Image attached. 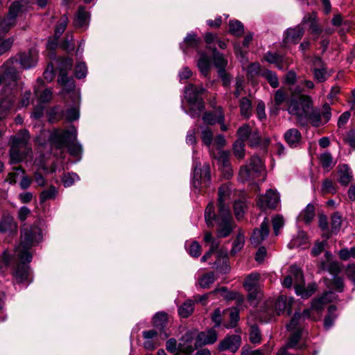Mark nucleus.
Listing matches in <instances>:
<instances>
[{
    "mask_svg": "<svg viewBox=\"0 0 355 355\" xmlns=\"http://www.w3.org/2000/svg\"><path fill=\"white\" fill-rule=\"evenodd\" d=\"M230 200V189L227 186L223 185L218 189L217 214V236L225 238L228 236L236 225L233 221L227 202Z\"/></svg>",
    "mask_w": 355,
    "mask_h": 355,
    "instance_id": "f257e3e1",
    "label": "nucleus"
},
{
    "mask_svg": "<svg viewBox=\"0 0 355 355\" xmlns=\"http://www.w3.org/2000/svg\"><path fill=\"white\" fill-rule=\"evenodd\" d=\"M41 239V230L36 225L24 224L20 230V242L15 249V254L19 260L31 262L32 254L30 250Z\"/></svg>",
    "mask_w": 355,
    "mask_h": 355,
    "instance_id": "f03ea898",
    "label": "nucleus"
},
{
    "mask_svg": "<svg viewBox=\"0 0 355 355\" xmlns=\"http://www.w3.org/2000/svg\"><path fill=\"white\" fill-rule=\"evenodd\" d=\"M30 135L26 130L19 132L17 137L11 138L12 144L10 149V157L11 164H17L23 160L26 153L31 148L28 147Z\"/></svg>",
    "mask_w": 355,
    "mask_h": 355,
    "instance_id": "7ed1b4c3",
    "label": "nucleus"
},
{
    "mask_svg": "<svg viewBox=\"0 0 355 355\" xmlns=\"http://www.w3.org/2000/svg\"><path fill=\"white\" fill-rule=\"evenodd\" d=\"M204 92L203 87L194 85H189L185 89L184 96L191 106V114L193 117L199 116L200 112L205 108L204 101L200 97Z\"/></svg>",
    "mask_w": 355,
    "mask_h": 355,
    "instance_id": "20e7f679",
    "label": "nucleus"
},
{
    "mask_svg": "<svg viewBox=\"0 0 355 355\" xmlns=\"http://www.w3.org/2000/svg\"><path fill=\"white\" fill-rule=\"evenodd\" d=\"M76 139V130L71 127L69 130H55L49 137V141L53 146L58 149L66 147L70 142Z\"/></svg>",
    "mask_w": 355,
    "mask_h": 355,
    "instance_id": "39448f33",
    "label": "nucleus"
},
{
    "mask_svg": "<svg viewBox=\"0 0 355 355\" xmlns=\"http://www.w3.org/2000/svg\"><path fill=\"white\" fill-rule=\"evenodd\" d=\"M262 161L259 157L253 155L250 159L249 165L241 166L239 177L243 182H248L256 178L262 170Z\"/></svg>",
    "mask_w": 355,
    "mask_h": 355,
    "instance_id": "423d86ee",
    "label": "nucleus"
},
{
    "mask_svg": "<svg viewBox=\"0 0 355 355\" xmlns=\"http://www.w3.org/2000/svg\"><path fill=\"white\" fill-rule=\"evenodd\" d=\"M331 117V107L328 103H324L322 107V110L318 108H312L307 114L304 117V119H308L311 125L314 127H319L327 123Z\"/></svg>",
    "mask_w": 355,
    "mask_h": 355,
    "instance_id": "0eeeda50",
    "label": "nucleus"
},
{
    "mask_svg": "<svg viewBox=\"0 0 355 355\" xmlns=\"http://www.w3.org/2000/svg\"><path fill=\"white\" fill-rule=\"evenodd\" d=\"M17 62L15 58H10L0 67V85L2 84L8 86L15 85L19 79V73L12 66Z\"/></svg>",
    "mask_w": 355,
    "mask_h": 355,
    "instance_id": "6e6552de",
    "label": "nucleus"
},
{
    "mask_svg": "<svg viewBox=\"0 0 355 355\" xmlns=\"http://www.w3.org/2000/svg\"><path fill=\"white\" fill-rule=\"evenodd\" d=\"M210 168L205 164L202 168H195L193 184L196 189L207 187L210 180Z\"/></svg>",
    "mask_w": 355,
    "mask_h": 355,
    "instance_id": "1a4fd4ad",
    "label": "nucleus"
},
{
    "mask_svg": "<svg viewBox=\"0 0 355 355\" xmlns=\"http://www.w3.org/2000/svg\"><path fill=\"white\" fill-rule=\"evenodd\" d=\"M270 232V221L268 218H265L261 223L259 228L253 230L250 237V242L254 247L259 246L269 235Z\"/></svg>",
    "mask_w": 355,
    "mask_h": 355,
    "instance_id": "9d476101",
    "label": "nucleus"
},
{
    "mask_svg": "<svg viewBox=\"0 0 355 355\" xmlns=\"http://www.w3.org/2000/svg\"><path fill=\"white\" fill-rule=\"evenodd\" d=\"M279 202L278 194L273 190H268L265 195L259 196L257 204L261 209H275Z\"/></svg>",
    "mask_w": 355,
    "mask_h": 355,
    "instance_id": "9b49d317",
    "label": "nucleus"
},
{
    "mask_svg": "<svg viewBox=\"0 0 355 355\" xmlns=\"http://www.w3.org/2000/svg\"><path fill=\"white\" fill-rule=\"evenodd\" d=\"M194 337V333L191 331L187 332L182 336L178 345V352L180 354L183 353L186 355H191L194 349H198V347H196V342L194 345H193Z\"/></svg>",
    "mask_w": 355,
    "mask_h": 355,
    "instance_id": "f8f14e48",
    "label": "nucleus"
},
{
    "mask_svg": "<svg viewBox=\"0 0 355 355\" xmlns=\"http://www.w3.org/2000/svg\"><path fill=\"white\" fill-rule=\"evenodd\" d=\"M168 322V315L164 312L157 313L153 318V326L159 330V335L162 340H165L170 336V333L166 330Z\"/></svg>",
    "mask_w": 355,
    "mask_h": 355,
    "instance_id": "ddd939ff",
    "label": "nucleus"
},
{
    "mask_svg": "<svg viewBox=\"0 0 355 355\" xmlns=\"http://www.w3.org/2000/svg\"><path fill=\"white\" fill-rule=\"evenodd\" d=\"M19 261L21 262L16 265L12 272L15 281L17 284L29 283L31 282L29 279V267L26 265L28 262L26 260Z\"/></svg>",
    "mask_w": 355,
    "mask_h": 355,
    "instance_id": "4468645a",
    "label": "nucleus"
},
{
    "mask_svg": "<svg viewBox=\"0 0 355 355\" xmlns=\"http://www.w3.org/2000/svg\"><path fill=\"white\" fill-rule=\"evenodd\" d=\"M19 63L23 69H30L37 64L38 53L34 49L19 53Z\"/></svg>",
    "mask_w": 355,
    "mask_h": 355,
    "instance_id": "2eb2a0df",
    "label": "nucleus"
},
{
    "mask_svg": "<svg viewBox=\"0 0 355 355\" xmlns=\"http://www.w3.org/2000/svg\"><path fill=\"white\" fill-rule=\"evenodd\" d=\"M241 343V338L239 336L232 335L226 337L218 345L219 351L230 350L232 352H235L239 348Z\"/></svg>",
    "mask_w": 355,
    "mask_h": 355,
    "instance_id": "dca6fc26",
    "label": "nucleus"
},
{
    "mask_svg": "<svg viewBox=\"0 0 355 355\" xmlns=\"http://www.w3.org/2000/svg\"><path fill=\"white\" fill-rule=\"evenodd\" d=\"M217 340V334L214 329L202 331L196 338V347L214 343Z\"/></svg>",
    "mask_w": 355,
    "mask_h": 355,
    "instance_id": "f3484780",
    "label": "nucleus"
},
{
    "mask_svg": "<svg viewBox=\"0 0 355 355\" xmlns=\"http://www.w3.org/2000/svg\"><path fill=\"white\" fill-rule=\"evenodd\" d=\"M293 300L288 298L285 295H280L275 302V310L277 315H280L285 311H287V314L289 315L291 313V305Z\"/></svg>",
    "mask_w": 355,
    "mask_h": 355,
    "instance_id": "a211bd4d",
    "label": "nucleus"
},
{
    "mask_svg": "<svg viewBox=\"0 0 355 355\" xmlns=\"http://www.w3.org/2000/svg\"><path fill=\"white\" fill-rule=\"evenodd\" d=\"M304 34V29L300 26H297L293 28L287 29L284 41L297 44Z\"/></svg>",
    "mask_w": 355,
    "mask_h": 355,
    "instance_id": "6ab92c4d",
    "label": "nucleus"
},
{
    "mask_svg": "<svg viewBox=\"0 0 355 355\" xmlns=\"http://www.w3.org/2000/svg\"><path fill=\"white\" fill-rule=\"evenodd\" d=\"M286 142L291 147H297L302 141L301 132L296 128L288 130L284 135Z\"/></svg>",
    "mask_w": 355,
    "mask_h": 355,
    "instance_id": "aec40b11",
    "label": "nucleus"
},
{
    "mask_svg": "<svg viewBox=\"0 0 355 355\" xmlns=\"http://www.w3.org/2000/svg\"><path fill=\"white\" fill-rule=\"evenodd\" d=\"M202 119L205 123L214 125L224 121V114L221 107H218L214 112H205L202 116Z\"/></svg>",
    "mask_w": 355,
    "mask_h": 355,
    "instance_id": "412c9836",
    "label": "nucleus"
},
{
    "mask_svg": "<svg viewBox=\"0 0 355 355\" xmlns=\"http://www.w3.org/2000/svg\"><path fill=\"white\" fill-rule=\"evenodd\" d=\"M89 13L86 11L83 7H80L73 21L74 26L76 28L87 26L89 24Z\"/></svg>",
    "mask_w": 355,
    "mask_h": 355,
    "instance_id": "4be33fe9",
    "label": "nucleus"
},
{
    "mask_svg": "<svg viewBox=\"0 0 355 355\" xmlns=\"http://www.w3.org/2000/svg\"><path fill=\"white\" fill-rule=\"evenodd\" d=\"M288 111L291 114L295 115L300 123H301L302 125L305 124V122L304 121V114L300 106L299 99L291 100L290 105L288 108Z\"/></svg>",
    "mask_w": 355,
    "mask_h": 355,
    "instance_id": "5701e85b",
    "label": "nucleus"
},
{
    "mask_svg": "<svg viewBox=\"0 0 355 355\" xmlns=\"http://www.w3.org/2000/svg\"><path fill=\"white\" fill-rule=\"evenodd\" d=\"M214 266L222 273H227L230 270L228 258L227 254L220 252L217 255V259L214 263Z\"/></svg>",
    "mask_w": 355,
    "mask_h": 355,
    "instance_id": "b1692460",
    "label": "nucleus"
},
{
    "mask_svg": "<svg viewBox=\"0 0 355 355\" xmlns=\"http://www.w3.org/2000/svg\"><path fill=\"white\" fill-rule=\"evenodd\" d=\"M223 315L224 318L227 315L230 320L229 324H225L226 328H232L236 326L239 319V311L237 308L232 307L231 309H226L223 311Z\"/></svg>",
    "mask_w": 355,
    "mask_h": 355,
    "instance_id": "393cba45",
    "label": "nucleus"
},
{
    "mask_svg": "<svg viewBox=\"0 0 355 355\" xmlns=\"http://www.w3.org/2000/svg\"><path fill=\"white\" fill-rule=\"evenodd\" d=\"M17 228L14 218L10 215L3 216L0 220V232H7Z\"/></svg>",
    "mask_w": 355,
    "mask_h": 355,
    "instance_id": "a878e982",
    "label": "nucleus"
},
{
    "mask_svg": "<svg viewBox=\"0 0 355 355\" xmlns=\"http://www.w3.org/2000/svg\"><path fill=\"white\" fill-rule=\"evenodd\" d=\"M317 285L315 283L309 284L307 287L304 285H297L295 286V292L298 295L303 298H308L311 296L316 291Z\"/></svg>",
    "mask_w": 355,
    "mask_h": 355,
    "instance_id": "bb28decb",
    "label": "nucleus"
},
{
    "mask_svg": "<svg viewBox=\"0 0 355 355\" xmlns=\"http://www.w3.org/2000/svg\"><path fill=\"white\" fill-rule=\"evenodd\" d=\"M338 173L339 182L341 184L347 186L352 180L353 176L352 172L347 165L341 166Z\"/></svg>",
    "mask_w": 355,
    "mask_h": 355,
    "instance_id": "cd10ccee",
    "label": "nucleus"
},
{
    "mask_svg": "<svg viewBox=\"0 0 355 355\" xmlns=\"http://www.w3.org/2000/svg\"><path fill=\"white\" fill-rule=\"evenodd\" d=\"M67 23H68V18L65 15H64L61 17L60 23L56 26L55 30V42H51V43L49 42L48 44V46L49 48H53V46L57 44V40H58L60 36L62 35V33L64 31V30L67 27Z\"/></svg>",
    "mask_w": 355,
    "mask_h": 355,
    "instance_id": "c85d7f7f",
    "label": "nucleus"
},
{
    "mask_svg": "<svg viewBox=\"0 0 355 355\" xmlns=\"http://www.w3.org/2000/svg\"><path fill=\"white\" fill-rule=\"evenodd\" d=\"M216 280L215 275L213 272H209L203 274L198 278V284L202 288H209Z\"/></svg>",
    "mask_w": 355,
    "mask_h": 355,
    "instance_id": "c756f323",
    "label": "nucleus"
},
{
    "mask_svg": "<svg viewBox=\"0 0 355 355\" xmlns=\"http://www.w3.org/2000/svg\"><path fill=\"white\" fill-rule=\"evenodd\" d=\"M260 275L258 273L249 275L243 282V287L246 291H251L253 288H259V279Z\"/></svg>",
    "mask_w": 355,
    "mask_h": 355,
    "instance_id": "7c9ffc66",
    "label": "nucleus"
},
{
    "mask_svg": "<svg viewBox=\"0 0 355 355\" xmlns=\"http://www.w3.org/2000/svg\"><path fill=\"white\" fill-rule=\"evenodd\" d=\"M337 310V307L335 305H331L328 308V314L325 316L324 320V327L328 330L334 324V320L337 318V314L336 311Z\"/></svg>",
    "mask_w": 355,
    "mask_h": 355,
    "instance_id": "2f4dec72",
    "label": "nucleus"
},
{
    "mask_svg": "<svg viewBox=\"0 0 355 355\" xmlns=\"http://www.w3.org/2000/svg\"><path fill=\"white\" fill-rule=\"evenodd\" d=\"M245 243V236L241 230H239L235 240L233 242L232 248L230 251L231 255L234 256L239 252L243 247Z\"/></svg>",
    "mask_w": 355,
    "mask_h": 355,
    "instance_id": "473e14b6",
    "label": "nucleus"
},
{
    "mask_svg": "<svg viewBox=\"0 0 355 355\" xmlns=\"http://www.w3.org/2000/svg\"><path fill=\"white\" fill-rule=\"evenodd\" d=\"M13 104V99L7 96L0 100V121L4 119L8 114Z\"/></svg>",
    "mask_w": 355,
    "mask_h": 355,
    "instance_id": "72a5a7b5",
    "label": "nucleus"
},
{
    "mask_svg": "<svg viewBox=\"0 0 355 355\" xmlns=\"http://www.w3.org/2000/svg\"><path fill=\"white\" fill-rule=\"evenodd\" d=\"M240 112L242 116L249 118L252 113V103L247 97H243L239 103Z\"/></svg>",
    "mask_w": 355,
    "mask_h": 355,
    "instance_id": "f704fd0d",
    "label": "nucleus"
},
{
    "mask_svg": "<svg viewBox=\"0 0 355 355\" xmlns=\"http://www.w3.org/2000/svg\"><path fill=\"white\" fill-rule=\"evenodd\" d=\"M213 52V60L214 65L218 70H225V67L227 64V61L224 58L222 54L217 51L214 47L212 49Z\"/></svg>",
    "mask_w": 355,
    "mask_h": 355,
    "instance_id": "c9c22d12",
    "label": "nucleus"
},
{
    "mask_svg": "<svg viewBox=\"0 0 355 355\" xmlns=\"http://www.w3.org/2000/svg\"><path fill=\"white\" fill-rule=\"evenodd\" d=\"M200 42V40L196 34H188L182 44V49L185 51V49L188 48L197 47Z\"/></svg>",
    "mask_w": 355,
    "mask_h": 355,
    "instance_id": "e433bc0d",
    "label": "nucleus"
},
{
    "mask_svg": "<svg viewBox=\"0 0 355 355\" xmlns=\"http://www.w3.org/2000/svg\"><path fill=\"white\" fill-rule=\"evenodd\" d=\"M261 76L266 79L272 88L279 87V80L275 72L263 69L261 72Z\"/></svg>",
    "mask_w": 355,
    "mask_h": 355,
    "instance_id": "4c0bfd02",
    "label": "nucleus"
},
{
    "mask_svg": "<svg viewBox=\"0 0 355 355\" xmlns=\"http://www.w3.org/2000/svg\"><path fill=\"white\" fill-rule=\"evenodd\" d=\"M291 275L293 277L295 287L297 285H304V274L301 268L296 266L290 268Z\"/></svg>",
    "mask_w": 355,
    "mask_h": 355,
    "instance_id": "58836bf2",
    "label": "nucleus"
},
{
    "mask_svg": "<svg viewBox=\"0 0 355 355\" xmlns=\"http://www.w3.org/2000/svg\"><path fill=\"white\" fill-rule=\"evenodd\" d=\"M229 31L231 34L240 37L244 33V27L242 23L238 20H232L229 22Z\"/></svg>",
    "mask_w": 355,
    "mask_h": 355,
    "instance_id": "ea45409f",
    "label": "nucleus"
},
{
    "mask_svg": "<svg viewBox=\"0 0 355 355\" xmlns=\"http://www.w3.org/2000/svg\"><path fill=\"white\" fill-rule=\"evenodd\" d=\"M58 193V190L56 187L53 185L50 186L48 189L44 190L40 193V203H43L45 201L54 199Z\"/></svg>",
    "mask_w": 355,
    "mask_h": 355,
    "instance_id": "a19ab883",
    "label": "nucleus"
},
{
    "mask_svg": "<svg viewBox=\"0 0 355 355\" xmlns=\"http://www.w3.org/2000/svg\"><path fill=\"white\" fill-rule=\"evenodd\" d=\"M205 218L209 226H213V220H217V215L214 213V207L212 202L209 203L205 209Z\"/></svg>",
    "mask_w": 355,
    "mask_h": 355,
    "instance_id": "79ce46f5",
    "label": "nucleus"
},
{
    "mask_svg": "<svg viewBox=\"0 0 355 355\" xmlns=\"http://www.w3.org/2000/svg\"><path fill=\"white\" fill-rule=\"evenodd\" d=\"M300 217L306 223H309L315 217V207L312 204H309L302 211Z\"/></svg>",
    "mask_w": 355,
    "mask_h": 355,
    "instance_id": "37998d69",
    "label": "nucleus"
},
{
    "mask_svg": "<svg viewBox=\"0 0 355 355\" xmlns=\"http://www.w3.org/2000/svg\"><path fill=\"white\" fill-rule=\"evenodd\" d=\"M298 99L305 116L313 108V101L310 96L306 95H300Z\"/></svg>",
    "mask_w": 355,
    "mask_h": 355,
    "instance_id": "c03bdc74",
    "label": "nucleus"
},
{
    "mask_svg": "<svg viewBox=\"0 0 355 355\" xmlns=\"http://www.w3.org/2000/svg\"><path fill=\"white\" fill-rule=\"evenodd\" d=\"M213 157L218 162L220 167L230 165L229 160L230 152L225 150H219L217 155L214 154Z\"/></svg>",
    "mask_w": 355,
    "mask_h": 355,
    "instance_id": "a18cd8bd",
    "label": "nucleus"
},
{
    "mask_svg": "<svg viewBox=\"0 0 355 355\" xmlns=\"http://www.w3.org/2000/svg\"><path fill=\"white\" fill-rule=\"evenodd\" d=\"M193 311V302L191 300L186 301L179 308L178 313L182 318L189 317Z\"/></svg>",
    "mask_w": 355,
    "mask_h": 355,
    "instance_id": "49530a36",
    "label": "nucleus"
},
{
    "mask_svg": "<svg viewBox=\"0 0 355 355\" xmlns=\"http://www.w3.org/2000/svg\"><path fill=\"white\" fill-rule=\"evenodd\" d=\"M35 94L41 103L49 102L52 99L53 92L49 89H45L42 92L38 89L35 90Z\"/></svg>",
    "mask_w": 355,
    "mask_h": 355,
    "instance_id": "de8ad7c7",
    "label": "nucleus"
},
{
    "mask_svg": "<svg viewBox=\"0 0 355 355\" xmlns=\"http://www.w3.org/2000/svg\"><path fill=\"white\" fill-rule=\"evenodd\" d=\"M198 66L200 71L204 76H206L208 75L210 69V62L209 58L206 55H202L200 57L198 62Z\"/></svg>",
    "mask_w": 355,
    "mask_h": 355,
    "instance_id": "09e8293b",
    "label": "nucleus"
},
{
    "mask_svg": "<svg viewBox=\"0 0 355 355\" xmlns=\"http://www.w3.org/2000/svg\"><path fill=\"white\" fill-rule=\"evenodd\" d=\"M320 162L322 168L329 170L334 166L333 157L330 153H324L320 156Z\"/></svg>",
    "mask_w": 355,
    "mask_h": 355,
    "instance_id": "8fccbe9b",
    "label": "nucleus"
},
{
    "mask_svg": "<svg viewBox=\"0 0 355 355\" xmlns=\"http://www.w3.org/2000/svg\"><path fill=\"white\" fill-rule=\"evenodd\" d=\"M252 130L248 125H243L237 130V135L239 137L237 140L242 141L243 142L248 141V137L250 136V133L252 132Z\"/></svg>",
    "mask_w": 355,
    "mask_h": 355,
    "instance_id": "3c124183",
    "label": "nucleus"
},
{
    "mask_svg": "<svg viewBox=\"0 0 355 355\" xmlns=\"http://www.w3.org/2000/svg\"><path fill=\"white\" fill-rule=\"evenodd\" d=\"M329 293H325L320 298L314 299L311 303V309L320 311L323 309L324 305L329 302V300L327 299Z\"/></svg>",
    "mask_w": 355,
    "mask_h": 355,
    "instance_id": "603ef678",
    "label": "nucleus"
},
{
    "mask_svg": "<svg viewBox=\"0 0 355 355\" xmlns=\"http://www.w3.org/2000/svg\"><path fill=\"white\" fill-rule=\"evenodd\" d=\"M245 208L246 205L244 200L240 199L234 202V214L238 219H240L243 216Z\"/></svg>",
    "mask_w": 355,
    "mask_h": 355,
    "instance_id": "864d4df0",
    "label": "nucleus"
},
{
    "mask_svg": "<svg viewBox=\"0 0 355 355\" xmlns=\"http://www.w3.org/2000/svg\"><path fill=\"white\" fill-rule=\"evenodd\" d=\"M245 144L242 141L236 140L233 145V153L235 157L243 159L245 156Z\"/></svg>",
    "mask_w": 355,
    "mask_h": 355,
    "instance_id": "5fc2aeb1",
    "label": "nucleus"
},
{
    "mask_svg": "<svg viewBox=\"0 0 355 355\" xmlns=\"http://www.w3.org/2000/svg\"><path fill=\"white\" fill-rule=\"evenodd\" d=\"M301 336H302V330L300 329H297L289 337L288 341L286 344L287 347L295 348L297 343H299V341L300 340Z\"/></svg>",
    "mask_w": 355,
    "mask_h": 355,
    "instance_id": "6e6d98bb",
    "label": "nucleus"
},
{
    "mask_svg": "<svg viewBox=\"0 0 355 355\" xmlns=\"http://www.w3.org/2000/svg\"><path fill=\"white\" fill-rule=\"evenodd\" d=\"M247 291L248 292V300L252 305L256 306L259 299L261 297L259 288H253L251 291Z\"/></svg>",
    "mask_w": 355,
    "mask_h": 355,
    "instance_id": "4d7b16f0",
    "label": "nucleus"
},
{
    "mask_svg": "<svg viewBox=\"0 0 355 355\" xmlns=\"http://www.w3.org/2000/svg\"><path fill=\"white\" fill-rule=\"evenodd\" d=\"M60 47L67 52L73 51L75 45L73 42V37L71 35L67 34L64 40L60 44Z\"/></svg>",
    "mask_w": 355,
    "mask_h": 355,
    "instance_id": "13d9d810",
    "label": "nucleus"
},
{
    "mask_svg": "<svg viewBox=\"0 0 355 355\" xmlns=\"http://www.w3.org/2000/svg\"><path fill=\"white\" fill-rule=\"evenodd\" d=\"M223 297L226 300H236L238 304H241L244 301V297L239 293L236 291H230L227 290Z\"/></svg>",
    "mask_w": 355,
    "mask_h": 355,
    "instance_id": "bf43d9fd",
    "label": "nucleus"
},
{
    "mask_svg": "<svg viewBox=\"0 0 355 355\" xmlns=\"http://www.w3.org/2000/svg\"><path fill=\"white\" fill-rule=\"evenodd\" d=\"M342 223L341 216L338 213H335L331 216V232L336 233L340 228Z\"/></svg>",
    "mask_w": 355,
    "mask_h": 355,
    "instance_id": "052dcab7",
    "label": "nucleus"
},
{
    "mask_svg": "<svg viewBox=\"0 0 355 355\" xmlns=\"http://www.w3.org/2000/svg\"><path fill=\"white\" fill-rule=\"evenodd\" d=\"M250 340L252 343H259L261 341V332L257 325L250 327Z\"/></svg>",
    "mask_w": 355,
    "mask_h": 355,
    "instance_id": "680f3d73",
    "label": "nucleus"
},
{
    "mask_svg": "<svg viewBox=\"0 0 355 355\" xmlns=\"http://www.w3.org/2000/svg\"><path fill=\"white\" fill-rule=\"evenodd\" d=\"M321 191L323 194L334 193H336V189L332 180L326 179L322 182Z\"/></svg>",
    "mask_w": 355,
    "mask_h": 355,
    "instance_id": "e2e57ef3",
    "label": "nucleus"
},
{
    "mask_svg": "<svg viewBox=\"0 0 355 355\" xmlns=\"http://www.w3.org/2000/svg\"><path fill=\"white\" fill-rule=\"evenodd\" d=\"M201 139L207 146H210L213 141V132L209 128H205L202 130Z\"/></svg>",
    "mask_w": 355,
    "mask_h": 355,
    "instance_id": "0e129e2a",
    "label": "nucleus"
},
{
    "mask_svg": "<svg viewBox=\"0 0 355 355\" xmlns=\"http://www.w3.org/2000/svg\"><path fill=\"white\" fill-rule=\"evenodd\" d=\"M327 245V241H317L311 250V254L313 257H318L320 254L324 250V247Z\"/></svg>",
    "mask_w": 355,
    "mask_h": 355,
    "instance_id": "69168bd1",
    "label": "nucleus"
},
{
    "mask_svg": "<svg viewBox=\"0 0 355 355\" xmlns=\"http://www.w3.org/2000/svg\"><path fill=\"white\" fill-rule=\"evenodd\" d=\"M272 227L274 233L277 236L279 233V230L283 227L284 224V218L282 216L277 215L272 218Z\"/></svg>",
    "mask_w": 355,
    "mask_h": 355,
    "instance_id": "338daca9",
    "label": "nucleus"
},
{
    "mask_svg": "<svg viewBox=\"0 0 355 355\" xmlns=\"http://www.w3.org/2000/svg\"><path fill=\"white\" fill-rule=\"evenodd\" d=\"M263 69L261 68V65L257 62L250 64L248 67V74L251 77H254L257 75L261 76V72Z\"/></svg>",
    "mask_w": 355,
    "mask_h": 355,
    "instance_id": "774afa93",
    "label": "nucleus"
}]
</instances>
